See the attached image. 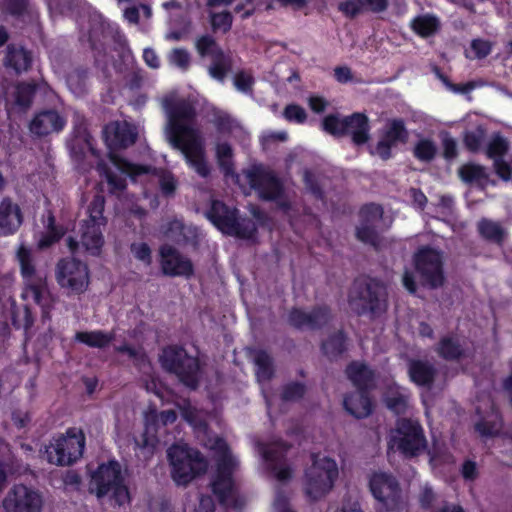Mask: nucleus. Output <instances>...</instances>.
<instances>
[{
    "label": "nucleus",
    "instance_id": "obj_24",
    "mask_svg": "<svg viewBox=\"0 0 512 512\" xmlns=\"http://www.w3.org/2000/svg\"><path fill=\"white\" fill-rule=\"evenodd\" d=\"M467 129L463 136L464 144L472 151L479 149L484 141L485 128L481 118L476 114H469L465 118Z\"/></svg>",
    "mask_w": 512,
    "mask_h": 512
},
{
    "label": "nucleus",
    "instance_id": "obj_25",
    "mask_svg": "<svg viewBox=\"0 0 512 512\" xmlns=\"http://www.w3.org/2000/svg\"><path fill=\"white\" fill-rule=\"evenodd\" d=\"M369 125L367 117L362 113H355L347 117L346 131L352 136L354 143L360 145L367 142Z\"/></svg>",
    "mask_w": 512,
    "mask_h": 512
},
{
    "label": "nucleus",
    "instance_id": "obj_2",
    "mask_svg": "<svg viewBox=\"0 0 512 512\" xmlns=\"http://www.w3.org/2000/svg\"><path fill=\"white\" fill-rule=\"evenodd\" d=\"M204 444L214 452V457H216V471H214L212 481L214 495L226 507L240 508L244 503V498L238 494L235 482L236 460L222 439L209 438L204 441Z\"/></svg>",
    "mask_w": 512,
    "mask_h": 512
},
{
    "label": "nucleus",
    "instance_id": "obj_43",
    "mask_svg": "<svg viewBox=\"0 0 512 512\" xmlns=\"http://www.w3.org/2000/svg\"><path fill=\"white\" fill-rule=\"evenodd\" d=\"M285 117L290 122L303 123L307 117L306 111L297 105H289L284 112Z\"/></svg>",
    "mask_w": 512,
    "mask_h": 512
},
{
    "label": "nucleus",
    "instance_id": "obj_33",
    "mask_svg": "<svg viewBox=\"0 0 512 512\" xmlns=\"http://www.w3.org/2000/svg\"><path fill=\"white\" fill-rule=\"evenodd\" d=\"M384 401L392 411L400 413L406 406L407 395L401 393L399 387L391 386L385 395Z\"/></svg>",
    "mask_w": 512,
    "mask_h": 512
},
{
    "label": "nucleus",
    "instance_id": "obj_14",
    "mask_svg": "<svg viewBox=\"0 0 512 512\" xmlns=\"http://www.w3.org/2000/svg\"><path fill=\"white\" fill-rule=\"evenodd\" d=\"M369 487L372 495L382 503L388 511L400 508L402 501L396 480L383 472H374L369 477Z\"/></svg>",
    "mask_w": 512,
    "mask_h": 512
},
{
    "label": "nucleus",
    "instance_id": "obj_12",
    "mask_svg": "<svg viewBox=\"0 0 512 512\" xmlns=\"http://www.w3.org/2000/svg\"><path fill=\"white\" fill-rule=\"evenodd\" d=\"M160 361L164 368L176 373L187 386L194 387L196 385L199 364L195 358L188 357L183 349L177 347L165 348Z\"/></svg>",
    "mask_w": 512,
    "mask_h": 512
},
{
    "label": "nucleus",
    "instance_id": "obj_4",
    "mask_svg": "<svg viewBox=\"0 0 512 512\" xmlns=\"http://www.w3.org/2000/svg\"><path fill=\"white\" fill-rule=\"evenodd\" d=\"M16 259L20 265L21 276L25 283L22 297L27 301L31 300L38 304L47 313L52 304L51 294L45 277L39 274L33 265L31 250L23 244L19 245L16 250Z\"/></svg>",
    "mask_w": 512,
    "mask_h": 512
},
{
    "label": "nucleus",
    "instance_id": "obj_32",
    "mask_svg": "<svg viewBox=\"0 0 512 512\" xmlns=\"http://www.w3.org/2000/svg\"><path fill=\"white\" fill-rule=\"evenodd\" d=\"M347 375L359 387L367 386L372 378V373L362 363H352L347 368Z\"/></svg>",
    "mask_w": 512,
    "mask_h": 512
},
{
    "label": "nucleus",
    "instance_id": "obj_48",
    "mask_svg": "<svg viewBox=\"0 0 512 512\" xmlns=\"http://www.w3.org/2000/svg\"><path fill=\"white\" fill-rule=\"evenodd\" d=\"M106 182L111 192H117L125 187V179L121 178V176H116L111 170L106 172Z\"/></svg>",
    "mask_w": 512,
    "mask_h": 512
},
{
    "label": "nucleus",
    "instance_id": "obj_61",
    "mask_svg": "<svg viewBox=\"0 0 512 512\" xmlns=\"http://www.w3.org/2000/svg\"><path fill=\"white\" fill-rule=\"evenodd\" d=\"M273 508L276 512H293L287 505L286 500L280 496L275 498Z\"/></svg>",
    "mask_w": 512,
    "mask_h": 512
},
{
    "label": "nucleus",
    "instance_id": "obj_64",
    "mask_svg": "<svg viewBox=\"0 0 512 512\" xmlns=\"http://www.w3.org/2000/svg\"><path fill=\"white\" fill-rule=\"evenodd\" d=\"M462 473L465 478L472 479L476 473L475 464L470 461L464 463Z\"/></svg>",
    "mask_w": 512,
    "mask_h": 512
},
{
    "label": "nucleus",
    "instance_id": "obj_35",
    "mask_svg": "<svg viewBox=\"0 0 512 512\" xmlns=\"http://www.w3.org/2000/svg\"><path fill=\"white\" fill-rule=\"evenodd\" d=\"M412 27L420 36L431 35L437 30V18L431 15L416 17Z\"/></svg>",
    "mask_w": 512,
    "mask_h": 512
},
{
    "label": "nucleus",
    "instance_id": "obj_11",
    "mask_svg": "<svg viewBox=\"0 0 512 512\" xmlns=\"http://www.w3.org/2000/svg\"><path fill=\"white\" fill-rule=\"evenodd\" d=\"M389 449L406 456H415L425 449V438L420 425L413 420H400L391 432Z\"/></svg>",
    "mask_w": 512,
    "mask_h": 512
},
{
    "label": "nucleus",
    "instance_id": "obj_22",
    "mask_svg": "<svg viewBox=\"0 0 512 512\" xmlns=\"http://www.w3.org/2000/svg\"><path fill=\"white\" fill-rule=\"evenodd\" d=\"M65 124L64 118L56 111H42L32 118L30 130L36 135H48L62 130Z\"/></svg>",
    "mask_w": 512,
    "mask_h": 512
},
{
    "label": "nucleus",
    "instance_id": "obj_20",
    "mask_svg": "<svg viewBox=\"0 0 512 512\" xmlns=\"http://www.w3.org/2000/svg\"><path fill=\"white\" fill-rule=\"evenodd\" d=\"M23 216L20 207L11 200L0 202V237L14 234L22 225Z\"/></svg>",
    "mask_w": 512,
    "mask_h": 512
},
{
    "label": "nucleus",
    "instance_id": "obj_63",
    "mask_svg": "<svg viewBox=\"0 0 512 512\" xmlns=\"http://www.w3.org/2000/svg\"><path fill=\"white\" fill-rule=\"evenodd\" d=\"M411 197L415 203L416 206L422 207L426 203V196L424 193H422L419 190L412 189L411 190Z\"/></svg>",
    "mask_w": 512,
    "mask_h": 512
},
{
    "label": "nucleus",
    "instance_id": "obj_46",
    "mask_svg": "<svg viewBox=\"0 0 512 512\" xmlns=\"http://www.w3.org/2000/svg\"><path fill=\"white\" fill-rule=\"evenodd\" d=\"M232 19L228 13H216L212 16V25L214 29L227 31L231 27Z\"/></svg>",
    "mask_w": 512,
    "mask_h": 512
},
{
    "label": "nucleus",
    "instance_id": "obj_19",
    "mask_svg": "<svg viewBox=\"0 0 512 512\" xmlns=\"http://www.w3.org/2000/svg\"><path fill=\"white\" fill-rule=\"evenodd\" d=\"M196 49H198L202 56L211 55L213 57V65L210 67L209 73L213 78L221 81L230 68L229 59L218 50L214 40L210 37H201L198 39Z\"/></svg>",
    "mask_w": 512,
    "mask_h": 512
},
{
    "label": "nucleus",
    "instance_id": "obj_7",
    "mask_svg": "<svg viewBox=\"0 0 512 512\" xmlns=\"http://www.w3.org/2000/svg\"><path fill=\"white\" fill-rule=\"evenodd\" d=\"M103 210L104 200L97 196L88 208V219L82 226L80 241L68 238V247L71 250H76L81 245L90 255H97L101 251L104 244L102 228L105 226Z\"/></svg>",
    "mask_w": 512,
    "mask_h": 512
},
{
    "label": "nucleus",
    "instance_id": "obj_49",
    "mask_svg": "<svg viewBox=\"0 0 512 512\" xmlns=\"http://www.w3.org/2000/svg\"><path fill=\"white\" fill-rule=\"evenodd\" d=\"M258 366L256 374L258 379H265L270 375V361L267 355H260L255 360Z\"/></svg>",
    "mask_w": 512,
    "mask_h": 512
},
{
    "label": "nucleus",
    "instance_id": "obj_57",
    "mask_svg": "<svg viewBox=\"0 0 512 512\" xmlns=\"http://www.w3.org/2000/svg\"><path fill=\"white\" fill-rule=\"evenodd\" d=\"M143 58L146 64L151 68H158L160 65L159 57L153 50L145 49L143 51Z\"/></svg>",
    "mask_w": 512,
    "mask_h": 512
},
{
    "label": "nucleus",
    "instance_id": "obj_18",
    "mask_svg": "<svg viewBox=\"0 0 512 512\" xmlns=\"http://www.w3.org/2000/svg\"><path fill=\"white\" fill-rule=\"evenodd\" d=\"M177 416L174 411H164L158 414L155 411H150L145 415V432L142 439H137L138 445L145 447L154 448L157 437L156 433L161 426H165L169 423H173Z\"/></svg>",
    "mask_w": 512,
    "mask_h": 512
},
{
    "label": "nucleus",
    "instance_id": "obj_55",
    "mask_svg": "<svg viewBox=\"0 0 512 512\" xmlns=\"http://www.w3.org/2000/svg\"><path fill=\"white\" fill-rule=\"evenodd\" d=\"M363 10L381 11L386 7V0H360Z\"/></svg>",
    "mask_w": 512,
    "mask_h": 512
},
{
    "label": "nucleus",
    "instance_id": "obj_29",
    "mask_svg": "<svg viewBox=\"0 0 512 512\" xmlns=\"http://www.w3.org/2000/svg\"><path fill=\"white\" fill-rule=\"evenodd\" d=\"M252 187L258 189L260 195L265 199H276L281 191L280 184L273 176L267 174L264 175L262 183L258 184L252 174L247 175Z\"/></svg>",
    "mask_w": 512,
    "mask_h": 512
},
{
    "label": "nucleus",
    "instance_id": "obj_56",
    "mask_svg": "<svg viewBox=\"0 0 512 512\" xmlns=\"http://www.w3.org/2000/svg\"><path fill=\"white\" fill-rule=\"evenodd\" d=\"M176 405L179 409V411L181 412L182 416L189 422L193 423L194 422V417H193V409L190 405L189 402H187L186 400H181V402H176Z\"/></svg>",
    "mask_w": 512,
    "mask_h": 512
},
{
    "label": "nucleus",
    "instance_id": "obj_28",
    "mask_svg": "<svg viewBox=\"0 0 512 512\" xmlns=\"http://www.w3.org/2000/svg\"><path fill=\"white\" fill-rule=\"evenodd\" d=\"M434 370L431 366L423 361H412L409 365L410 379L416 385H427L434 378Z\"/></svg>",
    "mask_w": 512,
    "mask_h": 512
},
{
    "label": "nucleus",
    "instance_id": "obj_59",
    "mask_svg": "<svg viewBox=\"0 0 512 512\" xmlns=\"http://www.w3.org/2000/svg\"><path fill=\"white\" fill-rule=\"evenodd\" d=\"M440 79L448 89H450L454 92L467 93V92H470L471 90H473L472 83H467V84H463L460 86H454V85H451L445 77L440 76Z\"/></svg>",
    "mask_w": 512,
    "mask_h": 512
},
{
    "label": "nucleus",
    "instance_id": "obj_13",
    "mask_svg": "<svg viewBox=\"0 0 512 512\" xmlns=\"http://www.w3.org/2000/svg\"><path fill=\"white\" fill-rule=\"evenodd\" d=\"M208 218L223 233L233 234L243 239H251L253 237V224L245 220L239 222L236 219L235 210H230L220 202L213 203L208 212Z\"/></svg>",
    "mask_w": 512,
    "mask_h": 512
},
{
    "label": "nucleus",
    "instance_id": "obj_10",
    "mask_svg": "<svg viewBox=\"0 0 512 512\" xmlns=\"http://www.w3.org/2000/svg\"><path fill=\"white\" fill-rule=\"evenodd\" d=\"M85 447V435L77 428H71L66 435L55 438L46 449L50 463L66 465L82 457Z\"/></svg>",
    "mask_w": 512,
    "mask_h": 512
},
{
    "label": "nucleus",
    "instance_id": "obj_6",
    "mask_svg": "<svg viewBox=\"0 0 512 512\" xmlns=\"http://www.w3.org/2000/svg\"><path fill=\"white\" fill-rule=\"evenodd\" d=\"M89 490L98 498L108 497L118 504L129 500L128 490L123 482L121 466L116 461L101 464L91 475Z\"/></svg>",
    "mask_w": 512,
    "mask_h": 512
},
{
    "label": "nucleus",
    "instance_id": "obj_60",
    "mask_svg": "<svg viewBox=\"0 0 512 512\" xmlns=\"http://www.w3.org/2000/svg\"><path fill=\"white\" fill-rule=\"evenodd\" d=\"M334 75L340 83H347V81H351L352 79L351 71L347 67L336 68L334 70Z\"/></svg>",
    "mask_w": 512,
    "mask_h": 512
},
{
    "label": "nucleus",
    "instance_id": "obj_62",
    "mask_svg": "<svg viewBox=\"0 0 512 512\" xmlns=\"http://www.w3.org/2000/svg\"><path fill=\"white\" fill-rule=\"evenodd\" d=\"M214 506L211 498L204 497L200 500L198 511L196 512H213Z\"/></svg>",
    "mask_w": 512,
    "mask_h": 512
},
{
    "label": "nucleus",
    "instance_id": "obj_1",
    "mask_svg": "<svg viewBox=\"0 0 512 512\" xmlns=\"http://www.w3.org/2000/svg\"><path fill=\"white\" fill-rule=\"evenodd\" d=\"M167 114L165 136L169 144L184 156L187 165L199 175L206 176L209 165L205 158L204 144L193 122V109L184 101L165 100Z\"/></svg>",
    "mask_w": 512,
    "mask_h": 512
},
{
    "label": "nucleus",
    "instance_id": "obj_3",
    "mask_svg": "<svg viewBox=\"0 0 512 512\" xmlns=\"http://www.w3.org/2000/svg\"><path fill=\"white\" fill-rule=\"evenodd\" d=\"M137 129L126 121L114 122L104 129V141L110 149V161L116 171L130 176L132 180L143 179L150 170L146 167L131 164L121 158L115 151L125 148L135 142Z\"/></svg>",
    "mask_w": 512,
    "mask_h": 512
},
{
    "label": "nucleus",
    "instance_id": "obj_37",
    "mask_svg": "<svg viewBox=\"0 0 512 512\" xmlns=\"http://www.w3.org/2000/svg\"><path fill=\"white\" fill-rule=\"evenodd\" d=\"M479 231L483 237L497 242L503 239L505 233L499 224L487 220L479 223Z\"/></svg>",
    "mask_w": 512,
    "mask_h": 512
},
{
    "label": "nucleus",
    "instance_id": "obj_26",
    "mask_svg": "<svg viewBox=\"0 0 512 512\" xmlns=\"http://www.w3.org/2000/svg\"><path fill=\"white\" fill-rule=\"evenodd\" d=\"M346 411L357 418H363L370 414L371 403L362 390L344 398Z\"/></svg>",
    "mask_w": 512,
    "mask_h": 512
},
{
    "label": "nucleus",
    "instance_id": "obj_50",
    "mask_svg": "<svg viewBox=\"0 0 512 512\" xmlns=\"http://www.w3.org/2000/svg\"><path fill=\"white\" fill-rule=\"evenodd\" d=\"M131 251L134 257L148 264L150 262V249L144 243L133 244Z\"/></svg>",
    "mask_w": 512,
    "mask_h": 512
},
{
    "label": "nucleus",
    "instance_id": "obj_27",
    "mask_svg": "<svg viewBox=\"0 0 512 512\" xmlns=\"http://www.w3.org/2000/svg\"><path fill=\"white\" fill-rule=\"evenodd\" d=\"M381 214H382V211H381L380 206H378V205H371V206L365 207L362 210V216L364 218L365 223L362 224L357 229V236L360 240H362L363 242H369V243L375 244L374 240H373V232L370 228H367V220L375 223L376 221L380 220Z\"/></svg>",
    "mask_w": 512,
    "mask_h": 512
},
{
    "label": "nucleus",
    "instance_id": "obj_15",
    "mask_svg": "<svg viewBox=\"0 0 512 512\" xmlns=\"http://www.w3.org/2000/svg\"><path fill=\"white\" fill-rule=\"evenodd\" d=\"M416 272L419 281L432 287L440 285L443 281L441 269V256L437 250L421 249L416 255Z\"/></svg>",
    "mask_w": 512,
    "mask_h": 512
},
{
    "label": "nucleus",
    "instance_id": "obj_45",
    "mask_svg": "<svg viewBox=\"0 0 512 512\" xmlns=\"http://www.w3.org/2000/svg\"><path fill=\"white\" fill-rule=\"evenodd\" d=\"M16 98L15 102L19 106H28L31 102V97L33 94V87L30 85H23L17 87L16 89Z\"/></svg>",
    "mask_w": 512,
    "mask_h": 512
},
{
    "label": "nucleus",
    "instance_id": "obj_17",
    "mask_svg": "<svg viewBox=\"0 0 512 512\" xmlns=\"http://www.w3.org/2000/svg\"><path fill=\"white\" fill-rule=\"evenodd\" d=\"M41 505L40 495L28 486H15L4 501L7 512H39Z\"/></svg>",
    "mask_w": 512,
    "mask_h": 512
},
{
    "label": "nucleus",
    "instance_id": "obj_44",
    "mask_svg": "<svg viewBox=\"0 0 512 512\" xmlns=\"http://www.w3.org/2000/svg\"><path fill=\"white\" fill-rule=\"evenodd\" d=\"M253 85V77L250 73L239 72L234 76V86L238 91L247 92Z\"/></svg>",
    "mask_w": 512,
    "mask_h": 512
},
{
    "label": "nucleus",
    "instance_id": "obj_30",
    "mask_svg": "<svg viewBox=\"0 0 512 512\" xmlns=\"http://www.w3.org/2000/svg\"><path fill=\"white\" fill-rule=\"evenodd\" d=\"M461 179L468 183H475L480 186H485L488 183V176L486 170L474 164H467L459 169Z\"/></svg>",
    "mask_w": 512,
    "mask_h": 512
},
{
    "label": "nucleus",
    "instance_id": "obj_40",
    "mask_svg": "<svg viewBox=\"0 0 512 512\" xmlns=\"http://www.w3.org/2000/svg\"><path fill=\"white\" fill-rule=\"evenodd\" d=\"M64 234V231L62 229L57 228L54 225V220L52 217H49L48 219V231L43 234L40 239L38 240V247L43 249L47 248L52 245V243L56 242L61 238V236Z\"/></svg>",
    "mask_w": 512,
    "mask_h": 512
},
{
    "label": "nucleus",
    "instance_id": "obj_8",
    "mask_svg": "<svg viewBox=\"0 0 512 512\" xmlns=\"http://www.w3.org/2000/svg\"><path fill=\"white\" fill-rule=\"evenodd\" d=\"M168 458L172 466L173 479L185 485L205 470L206 464L199 454L186 444H176L169 448Z\"/></svg>",
    "mask_w": 512,
    "mask_h": 512
},
{
    "label": "nucleus",
    "instance_id": "obj_51",
    "mask_svg": "<svg viewBox=\"0 0 512 512\" xmlns=\"http://www.w3.org/2000/svg\"><path fill=\"white\" fill-rule=\"evenodd\" d=\"M340 10L349 16L358 14L363 10L360 0H347L341 3Z\"/></svg>",
    "mask_w": 512,
    "mask_h": 512
},
{
    "label": "nucleus",
    "instance_id": "obj_47",
    "mask_svg": "<svg viewBox=\"0 0 512 512\" xmlns=\"http://www.w3.org/2000/svg\"><path fill=\"white\" fill-rule=\"evenodd\" d=\"M170 63L179 68H185L188 66L190 58L186 51L181 49L173 50L169 56Z\"/></svg>",
    "mask_w": 512,
    "mask_h": 512
},
{
    "label": "nucleus",
    "instance_id": "obj_42",
    "mask_svg": "<svg viewBox=\"0 0 512 512\" xmlns=\"http://www.w3.org/2000/svg\"><path fill=\"white\" fill-rule=\"evenodd\" d=\"M491 51V45L486 40H473L471 50L468 52L470 57L482 58L487 56Z\"/></svg>",
    "mask_w": 512,
    "mask_h": 512
},
{
    "label": "nucleus",
    "instance_id": "obj_23",
    "mask_svg": "<svg viewBox=\"0 0 512 512\" xmlns=\"http://www.w3.org/2000/svg\"><path fill=\"white\" fill-rule=\"evenodd\" d=\"M161 265L167 275L188 276L192 272V264L180 257L171 247L163 246L160 250Z\"/></svg>",
    "mask_w": 512,
    "mask_h": 512
},
{
    "label": "nucleus",
    "instance_id": "obj_52",
    "mask_svg": "<svg viewBox=\"0 0 512 512\" xmlns=\"http://www.w3.org/2000/svg\"><path fill=\"white\" fill-rule=\"evenodd\" d=\"M308 106L312 111L316 113H321L325 111L327 107V102L325 98L321 96H310L308 98Z\"/></svg>",
    "mask_w": 512,
    "mask_h": 512
},
{
    "label": "nucleus",
    "instance_id": "obj_53",
    "mask_svg": "<svg viewBox=\"0 0 512 512\" xmlns=\"http://www.w3.org/2000/svg\"><path fill=\"white\" fill-rule=\"evenodd\" d=\"M367 288L362 290V295L360 298L355 297L353 294L350 297V306L357 313H362V311L366 308L364 303L366 302Z\"/></svg>",
    "mask_w": 512,
    "mask_h": 512
},
{
    "label": "nucleus",
    "instance_id": "obj_5",
    "mask_svg": "<svg viewBox=\"0 0 512 512\" xmlns=\"http://www.w3.org/2000/svg\"><path fill=\"white\" fill-rule=\"evenodd\" d=\"M338 477V464L334 459L325 455H314L305 472L304 491L311 499L322 498L332 490Z\"/></svg>",
    "mask_w": 512,
    "mask_h": 512
},
{
    "label": "nucleus",
    "instance_id": "obj_16",
    "mask_svg": "<svg viewBox=\"0 0 512 512\" xmlns=\"http://www.w3.org/2000/svg\"><path fill=\"white\" fill-rule=\"evenodd\" d=\"M407 139V131L403 122L399 120L388 121L380 132V141L374 148L373 153L386 160L391 156L392 150L398 144L405 143Z\"/></svg>",
    "mask_w": 512,
    "mask_h": 512
},
{
    "label": "nucleus",
    "instance_id": "obj_54",
    "mask_svg": "<svg viewBox=\"0 0 512 512\" xmlns=\"http://www.w3.org/2000/svg\"><path fill=\"white\" fill-rule=\"evenodd\" d=\"M443 153L447 159H451L456 154V143L453 138L446 135L442 139Z\"/></svg>",
    "mask_w": 512,
    "mask_h": 512
},
{
    "label": "nucleus",
    "instance_id": "obj_9",
    "mask_svg": "<svg viewBox=\"0 0 512 512\" xmlns=\"http://www.w3.org/2000/svg\"><path fill=\"white\" fill-rule=\"evenodd\" d=\"M55 279L68 295H81L89 288V267L74 258L63 259L56 265Z\"/></svg>",
    "mask_w": 512,
    "mask_h": 512
},
{
    "label": "nucleus",
    "instance_id": "obj_58",
    "mask_svg": "<svg viewBox=\"0 0 512 512\" xmlns=\"http://www.w3.org/2000/svg\"><path fill=\"white\" fill-rule=\"evenodd\" d=\"M160 187H161V190L166 194L173 192L176 187V183H175V180L173 179V176H171V175L162 176L161 180H160Z\"/></svg>",
    "mask_w": 512,
    "mask_h": 512
},
{
    "label": "nucleus",
    "instance_id": "obj_31",
    "mask_svg": "<svg viewBox=\"0 0 512 512\" xmlns=\"http://www.w3.org/2000/svg\"><path fill=\"white\" fill-rule=\"evenodd\" d=\"M7 64L17 72L24 71L31 64V56L22 48L12 49L8 53Z\"/></svg>",
    "mask_w": 512,
    "mask_h": 512
},
{
    "label": "nucleus",
    "instance_id": "obj_39",
    "mask_svg": "<svg viewBox=\"0 0 512 512\" xmlns=\"http://www.w3.org/2000/svg\"><path fill=\"white\" fill-rule=\"evenodd\" d=\"M347 117H339L337 115L326 116L323 122V130L333 134L341 135L346 131Z\"/></svg>",
    "mask_w": 512,
    "mask_h": 512
},
{
    "label": "nucleus",
    "instance_id": "obj_41",
    "mask_svg": "<svg viewBox=\"0 0 512 512\" xmlns=\"http://www.w3.org/2000/svg\"><path fill=\"white\" fill-rule=\"evenodd\" d=\"M438 353L446 359H455L460 355V348L455 340L444 339L440 342Z\"/></svg>",
    "mask_w": 512,
    "mask_h": 512
},
{
    "label": "nucleus",
    "instance_id": "obj_34",
    "mask_svg": "<svg viewBox=\"0 0 512 512\" xmlns=\"http://www.w3.org/2000/svg\"><path fill=\"white\" fill-rule=\"evenodd\" d=\"M414 154L419 161H431L437 154V146L429 138H420L414 147Z\"/></svg>",
    "mask_w": 512,
    "mask_h": 512
},
{
    "label": "nucleus",
    "instance_id": "obj_36",
    "mask_svg": "<svg viewBox=\"0 0 512 512\" xmlns=\"http://www.w3.org/2000/svg\"><path fill=\"white\" fill-rule=\"evenodd\" d=\"M76 339L86 345L103 347L111 341L110 336L102 332H81L76 334Z\"/></svg>",
    "mask_w": 512,
    "mask_h": 512
},
{
    "label": "nucleus",
    "instance_id": "obj_21",
    "mask_svg": "<svg viewBox=\"0 0 512 512\" xmlns=\"http://www.w3.org/2000/svg\"><path fill=\"white\" fill-rule=\"evenodd\" d=\"M508 149L509 144L502 136L496 134L490 138L487 154L493 160L496 173L504 181H508L511 175L510 167L503 161V156L507 153Z\"/></svg>",
    "mask_w": 512,
    "mask_h": 512
},
{
    "label": "nucleus",
    "instance_id": "obj_38",
    "mask_svg": "<svg viewBox=\"0 0 512 512\" xmlns=\"http://www.w3.org/2000/svg\"><path fill=\"white\" fill-rule=\"evenodd\" d=\"M216 159L219 166L225 173H230L233 167V153L230 146L227 144H218L216 146Z\"/></svg>",
    "mask_w": 512,
    "mask_h": 512
}]
</instances>
